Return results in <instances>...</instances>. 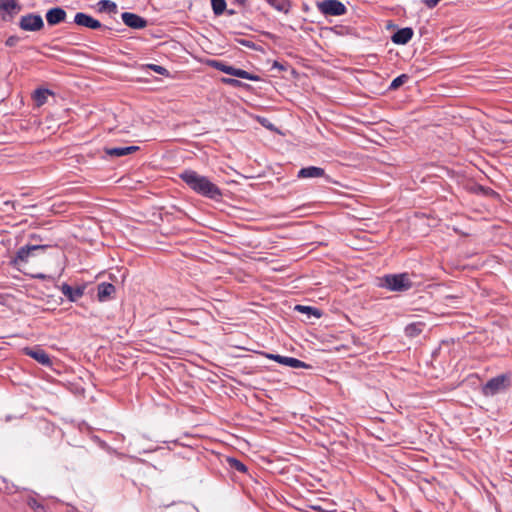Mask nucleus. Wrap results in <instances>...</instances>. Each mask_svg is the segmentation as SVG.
<instances>
[{
  "label": "nucleus",
  "mask_w": 512,
  "mask_h": 512,
  "mask_svg": "<svg viewBox=\"0 0 512 512\" xmlns=\"http://www.w3.org/2000/svg\"><path fill=\"white\" fill-rule=\"evenodd\" d=\"M121 19L127 27L132 29H143L148 25V21L145 18L132 12H123Z\"/></svg>",
  "instance_id": "nucleus-7"
},
{
  "label": "nucleus",
  "mask_w": 512,
  "mask_h": 512,
  "mask_svg": "<svg viewBox=\"0 0 512 512\" xmlns=\"http://www.w3.org/2000/svg\"><path fill=\"white\" fill-rule=\"evenodd\" d=\"M226 463H227L228 467L233 471H237L240 473H246L248 470L247 466L242 461H240L239 459L234 458V457H227Z\"/></svg>",
  "instance_id": "nucleus-25"
},
{
  "label": "nucleus",
  "mask_w": 512,
  "mask_h": 512,
  "mask_svg": "<svg viewBox=\"0 0 512 512\" xmlns=\"http://www.w3.org/2000/svg\"><path fill=\"white\" fill-rule=\"evenodd\" d=\"M98 11L99 12H107L110 14H116L118 9L115 2L111 0H100L97 3Z\"/></svg>",
  "instance_id": "nucleus-24"
},
{
  "label": "nucleus",
  "mask_w": 512,
  "mask_h": 512,
  "mask_svg": "<svg viewBox=\"0 0 512 512\" xmlns=\"http://www.w3.org/2000/svg\"><path fill=\"white\" fill-rule=\"evenodd\" d=\"M66 11L61 8V7H53V8H50L47 12H46V21L48 23V25L50 26H55L63 21H65L66 19Z\"/></svg>",
  "instance_id": "nucleus-15"
},
{
  "label": "nucleus",
  "mask_w": 512,
  "mask_h": 512,
  "mask_svg": "<svg viewBox=\"0 0 512 512\" xmlns=\"http://www.w3.org/2000/svg\"><path fill=\"white\" fill-rule=\"evenodd\" d=\"M139 149L140 148L138 146L112 147V148L105 147L104 153L108 157L118 158V157H123V156L129 155V154H132V153L138 151Z\"/></svg>",
  "instance_id": "nucleus-17"
},
{
  "label": "nucleus",
  "mask_w": 512,
  "mask_h": 512,
  "mask_svg": "<svg viewBox=\"0 0 512 512\" xmlns=\"http://www.w3.org/2000/svg\"><path fill=\"white\" fill-rule=\"evenodd\" d=\"M265 356L268 358V359H271L275 362H277V358H281V355L279 354H271V353H265Z\"/></svg>",
  "instance_id": "nucleus-39"
},
{
  "label": "nucleus",
  "mask_w": 512,
  "mask_h": 512,
  "mask_svg": "<svg viewBox=\"0 0 512 512\" xmlns=\"http://www.w3.org/2000/svg\"><path fill=\"white\" fill-rule=\"evenodd\" d=\"M85 289L86 284L77 287H72L67 283H63L60 286V291L70 302L78 301V299H80L84 295Z\"/></svg>",
  "instance_id": "nucleus-10"
},
{
  "label": "nucleus",
  "mask_w": 512,
  "mask_h": 512,
  "mask_svg": "<svg viewBox=\"0 0 512 512\" xmlns=\"http://www.w3.org/2000/svg\"><path fill=\"white\" fill-rule=\"evenodd\" d=\"M29 239L33 241L34 243L43 244L44 238L36 233H32L29 235Z\"/></svg>",
  "instance_id": "nucleus-35"
},
{
  "label": "nucleus",
  "mask_w": 512,
  "mask_h": 512,
  "mask_svg": "<svg viewBox=\"0 0 512 512\" xmlns=\"http://www.w3.org/2000/svg\"><path fill=\"white\" fill-rule=\"evenodd\" d=\"M30 276L32 278H35V279H41V280H53V277L50 276V275H46V274H43V273H36V274H30Z\"/></svg>",
  "instance_id": "nucleus-36"
},
{
  "label": "nucleus",
  "mask_w": 512,
  "mask_h": 512,
  "mask_svg": "<svg viewBox=\"0 0 512 512\" xmlns=\"http://www.w3.org/2000/svg\"><path fill=\"white\" fill-rule=\"evenodd\" d=\"M277 363L279 364H282V365H285V366H288V367H291V368H305V369H308V368H312V366L310 364H307L297 358H294V357H288V356H282L281 355V358H277Z\"/></svg>",
  "instance_id": "nucleus-19"
},
{
  "label": "nucleus",
  "mask_w": 512,
  "mask_h": 512,
  "mask_svg": "<svg viewBox=\"0 0 512 512\" xmlns=\"http://www.w3.org/2000/svg\"><path fill=\"white\" fill-rule=\"evenodd\" d=\"M234 3L244 7L247 4V0H234Z\"/></svg>",
  "instance_id": "nucleus-40"
},
{
  "label": "nucleus",
  "mask_w": 512,
  "mask_h": 512,
  "mask_svg": "<svg viewBox=\"0 0 512 512\" xmlns=\"http://www.w3.org/2000/svg\"><path fill=\"white\" fill-rule=\"evenodd\" d=\"M50 94H52V92L49 89H45V88L36 89L34 92L33 98H34L37 106L44 105L47 101V96Z\"/></svg>",
  "instance_id": "nucleus-26"
},
{
  "label": "nucleus",
  "mask_w": 512,
  "mask_h": 512,
  "mask_svg": "<svg viewBox=\"0 0 512 512\" xmlns=\"http://www.w3.org/2000/svg\"><path fill=\"white\" fill-rule=\"evenodd\" d=\"M510 384V377L506 374H501L491 378L486 382L482 388L485 396H494L504 391Z\"/></svg>",
  "instance_id": "nucleus-4"
},
{
  "label": "nucleus",
  "mask_w": 512,
  "mask_h": 512,
  "mask_svg": "<svg viewBox=\"0 0 512 512\" xmlns=\"http://www.w3.org/2000/svg\"><path fill=\"white\" fill-rule=\"evenodd\" d=\"M116 288L112 283L102 282L97 285V299L106 302L114 298Z\"/></svg>",
  "instance_id": "nucleus-12"
},
{
  "label": "nucleus",
  "mask_w": 512,
  "mask_h": 512,
  "mask_svg": "<svg viewBox=\"0 0 512 512\" xmlns=\"http://www.w3.org/2000/svg\"><path fill=\"white\" fill-rule=\"evenodd\" d=\"M297 177L300 179L319 178V177H326V173H325V170L321 167L308 166V167L301 168L297 173Z\"/></svg>",
  "instance_id": "nucleus-18"
},
{
  "label": "nucleus",
  "mask_w": 512,
  "mask_h": 512,
  "mask_svg": "<svg viewBox=\"0 0 512 512\" xmlns=\"http://www.w3.org/2000/svg\"><path fill=\"white\" fill-rule=\"evenodd\" d=\"M213 13L216 16L222 15L226 10V1L225 0H210Z\"/></svg>",
  "instance_id": "nucleus-29"
},
{
  "label": "nucleus",
  "mask_w": 512,
  "mask_h": 512,
  "mask_svg": "<svg viewBox=\"0 0 512 512\" xmlns=\"http://www.w3.org/2000/svg\"><path fill=\"white\" fill-rule=\"evenodd\" d=\"M225 11H226V12H227V14H228V15H230V16H231V15H234V14H236V13H237V12H236L235 10H233V9H228V10L226 9Z\"/></svg>",
  "instance_id": "nucleus-41"
},
{
  "label": "nucleus",
  "mask_w": 512,
  "mask_h": 512,
  "mask_svg": "<svg viewBox=\"0 0 512 512\" xmlns=\"http://www.w3.org/2000/svg\"><path fill=\"white\" fill-rule=\"evenodd\" d=\"M439 1L440 0H423L428 8H434L439 3Z\"/></svg>",
  "instance_id": "nucleus-37"
},
{
  "label": "nucleus",
  "mask_w": 512,
  "mask_h": 512,
  "mask_svg": "<svg viewBox=\"0 0 512 512\" xmlns=\"http://www.w3.org/2000/svg\"><path fill=\"white\" fill-rule=\"evenodd\" d=\"M410 77L407 74H401L394 78L390 83L389 90L394 91L399 89L402 85L408 82Z\"/></svg>",
  "instance_id": "nucleus-27"
},
{
  "label": "nucleus",
  "mask_w": 512,
  "mask_h": 512,
  "mask_svg": "<svg viewBox=\"0 0 512 512\" xmlns=\"http://www.w3.org/2000/svg\"><path fill=\"white\" fill-rule=\"evenodd\" d=\"M266 121H267V119H266V118H263L262 120H260V123H261L262 125L266 126Z\"/></svg>",
  "instance_id": "nucleus-42"
},
{
  "label": "nucleus",
  "mask_w": 512,
  "mask_h": 512,
  "mask_svg": "<svg viewBox=\"0 0 512 512\" xmlns=\"http://www.w3.org/2000/svg\"><path fill=\"white\" fill-rule=\"evenodd\" d=\"M0 480L4 484V487H0L1 492L10 495L19 491V488L15 484L10 483L5 477L0 476Z\"/></svg>",
  "instance_id": "nucleus-28"
},
{
  "label": "nucleus",
  "mask_w": 512,
  "mask_h": 512,
  "mask_svg": "<svg viewBox=\"0 0 512 512\" xmlns=\"http://www.w3.org/2000/svg\"><path fill=\"white\" fill-rule=\"evenodd\" d=\"M228 75H231V76H234L237 78H241V79L251 80V81H260L261 80L260 76L250 73L246 70L236 68L234 66H230Z\"/></svg>",
  "instance_id": "nucleus-20"
},
{
  "label": "nucleus",
  "mask_w": 512,
  "mask_h": 512,
  "mask_svg": "<svg viewBox=\"0 0 512 512\" xmlns=\"http://www.w3.org/2000/svg\"><path fill=\"white\" fill-rule=\"evenodd\" d=\"M318 10L325 16H342L346 14V6L338 0H323L317 3Z\"/></svg>",
  "instance_id": "nucleus-6"
},
{
  "label": "nucleus",
  "mask_w": 512,
  "mask_h": 512,
  "mask_svg": "<svg viewBox=\"0 0 512 512\" xmlns=\"http://www.w3.org/2000/svg\"><path fill=\"white\" fill-rule=\"evenodd\" d=\"M221 81H222V83H224L226 85H229L231 87H234V88L249 87L248 84H245V83H243L240 80L235 79V78H222Z\"/></svg>",
  "instance_id": "nucleus-31"
},
{
  "label": "nucleus",
  "mask_w": 512,
  "mask_h": 512,
  "mask_svg": "<svg viewBox=\"0 0 512 512\" xmlns=\"http://www.w3.org/2000/svg\"><path fill=\"white\" fill-rule=\"evenodd\" d=\"M74 23L78 26H83V27L90 28L93 30L103 28V25L101 24V22L99 20H97V19L93 18L92 16H90L86 13H83V12L76 13V15L74 17ZM104 28H106V27L104 26Z\"/></svg>",
  "instance_id": "nucleus-9"
},
{
  "label": "nucleus",
  "mask_w": 512,
  "mask_h": 512,
  "mask_svg": "<svg viewBox=\"0 0 512 512\" xmlns=\"http://www.w3.org/2000/svg\"><path fill=\"white\" fill-rule=\"evenodd\" d=\"M379 286L393 292H405L413 287L408 273L387 274L380 279Z\"/></svg>",
  "instance_id": "nucleus-3"
},
{
  "label": "nucleus",
  "mask_w": 512,
  "mask_h": 512,
  "mask_svg": "<svg viewBox=\"0 0 512 512\" xmlns=\"http://www.w3.org/2000/svg\"><path fill=\"white\" fill-rule=\"evenodd\" d=\"M145 67L154 71L155 73H158V74L166 76V77H168L170 75L169 71L165 67L160 66V65L147 64V65H145Z\"/></svg>",
  "instance_id": "nucleus-32"
},
{
  "label": "nucleus",
  "mask_w": 512,
  "mask_h": 512,
  "mask_svg": "<svg viewBox=\"0 0 512 512\" xmlns=\"http://www.w3.org/2000/svg\"><path fill=\"white\" fill-rule=\"evenodd\" d=\"M3 10L6 13L2 15L3 21H11L15 14L21 10V5L17 0H5L0 2V11Z\"/></svg>",
  "instance_id": "nucleus-11"
},
{
  "label": "nucleus",
  "mask_w": 512,
  "mask_h": 512,
  "mask_svg": "<svg viewBox=\"0 0 512 512\" xmlns=\"http://www.w3.org/2000/svg\"><path fill=\"white\" fill-rule=\"evenodd\" d=\"M272 67L283 71L286 70V66L278 61H274Z\"/></svg>",
  "instance_id": "nucleus-38"
},
{
  "label": "nucleus",
  "mask_w": 512,
  "mask_h": 512,
  "mask_svg": "<svg viewBox=\"0 0 512 512\" xmlns=\"http://www.w3.org/2000/svg\"><path fill=\"white\" fill-rule=\"evenodd\" d=\"M24 353L27 356H30L34 360H36L38 363L44 365V366H51L52 361L50 359V356L45 352L44 349L40 348L39 346L35 347H26L24 348Z\"/></svg>",
  "instance_id": "nucleus-8"
},
{
  "label": "nucleus",
  "mask_w": 512,
  "mask_h": 512,
  "mask_svg": "<svg viewBox=\"0 0 512 512\" xmlns=\"http://www.w3.org/2000/svg\"><path fill=\"white\" fill-rule=\"evenodd\" d=\"M414 31L411 27H404L398 29L391 37V40L394 44L397 45H405L407 44L413 37Z\"/></svg>",
  "instance_id": "nucleus-16"
},
{
  "label": "nucleus",
  "mask_w": 512,
  "mask_h": 512,
  "mask_svg": "<svg viewBox=\"0 0 512 512\" xmlns=\"http://www.w3.org/2000/svg\"><path fill=\"white\" fill-rule=\"evenodd\" d=\"M425 324L422 322L410 323L405 327V335L410 338L419 336L424 329Z\"/></svg>",
  "instance_id": "nucleus-23"
},
{
  "label": "nucleus",
  "mask_w": 512,
  "mask_h": 512,
  "mask_svg": "<svg viewBox=\"0 0 512 512\" xmlns=\"http://www.w3.org/2000/svg\"><path fill=\"white\" fill-rule=\"evenodd\" d=\"M18 26L23 31L38 32L44 28V21L40 14L28 13L20 17Z\"/></svg>",
  "instance_id": "nucleus-5"
},
{
  "label": "nucleus",
  "mask_w": 512,
  "mask_h": 512,
  "mask_svg": "<svg viewBox=\"0 0 512 512\" xmlns=\"http://www.w3.org/2000/svg\"><path fill=\"white\" fill-rule=\"evenodd\" d=\"M235 42L252 50H261V48L256 43L247 39L237 38L235 39Z\"/></svg>",
  "instance_id": "nucleus-33"
},
{
  "label": "nucleus",
  "mask_w": 512,
  "mask_h": 512,
  "mask_svg": "<svg viewBox=\"0 0 512 512\" xmlns=\"http://www.w3.org/2000/svg\"><path fill=\"white\" fill-rule=\"evenodd\" d=\"M53 247L52 244L28 243L20 247L11 258L10 264L19 271L29 263L30 259L44 253L47 249Z\"/></svg>",
  "instance_id": "nucleus-2"
},
{
  "label": "nucleus",
  "mask_w": 512,
  "mask_h": 512,
  "mask_svg": "<svg viewBox=\"0 0 512 512\" xmlns=\"http://www.w3.org/2000/svg\"><path fill=\"white\" fill-rule=\"evenodd\" d=\"M207 64L210 67H212L218 71H221L223 73H226V74H228L229 68L231 66V65H228L227 63L220 61V60H208Z\"/></svg>",
  "instance_id": "nucleus-30"
},
{
  "label": "nucleus",
  "mask_w": 512,
  "mask_h": 512,
  "mask_svg": "<svg viewBox=\"0 0 512 512\" xmlns=\"http://www.w3.org/2000/svg\"><path fill=\"white\" fill-rule=\"evenodd\" d=\"M294 310L297 312L306 314L308 319H310L312 316L315 318H321L323 315L322 310H320L316 307H312V306H305V305L297 304L294 307Z\"/></svg>",
  "instance_id": "nucleus-21"
},
{
  "label": "nucleus",
  "mask_w": 512,
  "mask_h": 512,
  "mask_svg": "<svg viewBox=\"0 0 512 512\" xmlns=\"http://www.w3.org/2000/svg\"><path fill=\"white\" fill-rule=\"evenodd\" d=\"M266 2L275 10L288 14L291 10V0H266Z\"/></svg>",
  "instance_id": "nucleus-22"
},
{
  "label": "nucleus",
  "mask_w": 512,
  "mask_h": 512,
  "mask_svg": "<svg viewBox=\"0 0 512 512\" xmlns=\"http://www.w3.org/2000/svg\"><path fill=\"white\" fill-rule=\"evenodd\" d=\"M179 178L190 190L204 198L219 201L223 196L221 189L216 184L195 170L186 169L179 174Z\"/></svg>",
  "instance_id": "nucleus-1"
},
{
  "label": "nucleus",
  "mask_w": 512,
  "mask_h": 512,
  "mask_svg": "<svg viewBox=\"0 0 512 512\" xmlns=\"http://www.w3.org/2000/svg\"><path fill=\"white\" fill-rule=\"evenodd\" d=\"M467 190L470 193H473L476 195H482V196L490 197V198H493L496 200L500 199V194L498 192H496L495 190H493L490 187H486V186H483L478 183H472V184L468 185Z\"/></svg>",
  "instance_id": "nucleus-14"
},
{
  "label": "nucleus",
  "mask_w": 512,
  "mask_h": 512,
  "mask_svg": "<svg viewBox=\"0 0 512 512\" xmlns=\"http://www.w3.org/2000/svg\"><path fill=\"white\" fill-rule=\"evenodd\" d=\"M20 41V37L17 35H11L9 36L6 41L5 45L8 47H14L18 42Z\"/></svg>",
  "instance_id": "nucleus-34"
},
{
  "label": "nucleus",
  "mask_w": 512,
  "mask_h": 512,
  "mask_svg": "<svg viewBox=\"0 0 512 512\" xmlns=\"http://www.w3.org/2000/svg\"><path fill=\"white\" fill-rule=\"evenodd\" d=\"M44 498L34 491L26 497L25 502L27 506L34 512H47V507L44 504Z\"/></svg>",
  "instance_id": "nucleus-13"
}]
</instances>
